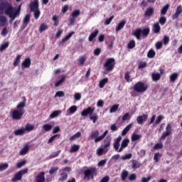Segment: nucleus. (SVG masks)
I'll use <instances>...</instances> for the list:
<instances>
[{
	"mask_svg": "<svg viewBox=\"0 0 182 182\" xmlns=\"http://www.w3.org/2000/svg\"><path fill=\"white\" fill-rule=\"evenodd\" d=\"M99 34V30L96 29L93 33H92L88 37L89 42H92L96 36Z\"/></svg>",
	"mask_w": 182,
	"mask_h": 182,
	"instance_id": "nucleus-23",
	"label": "nucleus"
},
{
	"mask_svg": "<svg viewBox=\"0 0 182 182\" xmlns=\"http://www.w3.org/2000/svg\"><path fill=\"white\" fill-rule=\"evenodd\" d=\"M52 20L53 21V25L58 26L59 25V20L58 19V16H53Z\"/></svg>",
	"mask_w": 182,
	"mask_h": 182,
	"instance_id": "nucleus-63",
	"label": "nucleus"
},
{
	"mask_svg": "<svg viewBox=\"0 0 182 182\" xmlns=\"http://www.w3.org/2000/svg\"><path fill=\"white\" fill-rule=\"evenodd\" d=\"M136 46V41L134 40H131L127 44L128 49H133Z\"/></svg>",
	"mask_w": 182,
	"mask_h": 182,
	"instance_id": "nucleus-42",
	"label": "nucleus"
},
{
	"mask_svg": "<svg viewBox=\"0 0 182 182\" xmlns=\"http://www.w3.org/2000/svg\"><path fill=\"white\" fill-rule=\"evenodd\" d=\"M80 149V145L74 144L71 146L70 153H75V151H77Z\"/></svg>",
	"mask_w": 182,
	"mask_h": 182,
	"instance_id": "nucleus-39",
	"label": "nucleus"
},
{
	"mask_svg": "<svg viewBox=\"0 0 182 182\" xmlns=\"http://www.w3.org/2000/svg\"><path fill=\"white\" fill-rule=\"evenodd\" d=\"M58 170H59L58 167H51L49 171V174H50V175L55 174V173H58Z\"/></svg>",
	"mask_w": 182,
	"mask_h": 182,
	"instance_id": "nucleus-55",
	"label": "nucleus"
},
{
	"mask_svg": "<svg viewBox=\"0 0 182 182\" xmlns=\"http://www.w3.org/2000/svg\"><path fill=\"white\" fill-rule=\"evenodd\" d=\"M133 126V124H128L122 131V136H126L127 134V132L130 131V129H132Z\"/></svg>",
	"mask_w": 182,
	"mask_h": 182,
	"instance_id": "nucleus-26",
	"label": "nucleus"
},
{
	"mask_svg": "<svg viewBox=\"0 0 182 182\" xmlns=\"http://www.w3.org/2000/svg\"><path fill=\"white\" fill-rule=\"evenodd\" d=\"M154 15V7H149L146 9L144 12V16L150 18V16H153Z\"/></svg>",
	"mask_w": 182,
	"mask_h": 182,
	"instance_id": "nucleus-15",
	"label": "nucleus"
},
{
	"mask_svg": "<svg viewBox=\"0 0 182 182\" xmlns=\"http://www.w3.org/2000/svg\"><path fill=\"white\" fill-rule=\"evenodd\" d=\"M151 79L154 82H158V80L161 79V75L159 73H154L151 74Z\"/></svg>",
	"mask_w": 182,
	"mask_h": 182,
	"instance_id": "nucleus-21",
	"label": "nucleus"
},
{
	"mask_svg": "<svg viewBox=\"0 0 182 182\" xmlns=\"http://www.w3.org/2000/svg\"><path fill=\"white\" fill-rule=\"evenodd\" d=\"M29 151V145L26 144L24 147L20 151L21 156H25Z\"/></svg>",
	"mask_w": 182,
	"mask_h": 182,
	"instance_id": "nucleus-27",
	"label": "nucleus"
},
{
	"mask_svg": "<svg viewBox=\"0 0 182 182\" xmlns=\"http://www.w3.org/2000/svg\"><path fill=\"white\" fill-rule=\"evenodd\" d=\"M62 113V111L60 110H56L53 111L50 114V119H55V117H58Z\"/></svg>",
	"mask_w": 182,
	"mask_h": 182,
	"instance_id": "nucleus-29",
	"label": "nucleus"
},
{
	"mask_svg": "<svg viewBox=\"0 0 182 182\" xmlns=\"http://www.w3.org/2000/svg\"><path fill=\"white\" fill-rule=\"evenodd\" d=\"M46 29H48V26L46 23H41L39 27V32L42 33V32H44Z\"/></svg>",
	"mask_w": 182,
	"mask_h": 182,
	"instance_id": "nucleus-50",
	"label": "nucleus"
},
{
	"mask_svg": "<svg viewBox=\"0 0 182 182\" xmlns=\"http://www.w3.org/2000/svg\"><path fill=\"white\" fill-rule=\"evenodd\" d=\"M26 164V160H22L21 161L17 163L16 167L17 168H21V167H23Z\"/></svg>",
	"mask_w": 182,
	"mask_h": 182,
	"instance_id": "nucleus-56",
	"label": "nucleus"
},
{
	"mask_svg": "<svg viewBox=\"0 0 182 182\" xmlns=\"http://www.w3.org/2000/svg\"><path fill=\"white\" fill-rule=\"evenodd\" d=\"M23 101L19 102L16 106L17 110H22L23 108L26 107V97H22Z\"/></svg>",
	"mask_w": 182,
	"mask_h": 182,
	"instance_id": "nucleus-14",
	"label": "nucleus"
},
{
	"mask_svg": "<svg viewBox=\"0 0 182 182\" xmlns=\"http://www.w3.org/2000/svg\"><path fill=\"white\" fill-rule=\"evenodd\" d=\"M15 136H22L25 134V127H21L14 131Z\"/></svg>",
	"mask_w": 182,
	"mask_h": 182,
	"instance_id": "nucleus-24",
	"label": "nucleus"
},
{
	"mask_svg": "<svg viewBox=\"0 0 182 182\" xmlns=\"http://www.w3.org/2000/svg\"><path fill=\"white\" fill-rule=\"evenodd\" d=\"M134 36L136 38V39H138V41H140L141 38V28H136L134 33H133Z\"/></svg>",
	"mask_w": 182,
	"mask_h": 182,
	"instance_id": "nucleus-20",
	"label": "nucleus"
},
{
	"mask_svg": "<svg viewBox=\"0 0 182 182\" xmlns=\"http://www.w3.org/2000/svg\"><path fill=\"white\" fill-rule=\"evenodd\" d=\"M95 112V107H88L87 109H84L81 112V115L84 117H87V115L90 116L92 113Z\"/></svg>",
	"mask_w": 182,
	"mask_h": 182,
	"instance_id": "nucleus-8",
	"label": "nucleus"
},
{
	"mask_svg": "<svg viewBox=\"0 0 182 182\" xmlns=\"http://www.w3.org/2000/svg\"><path fill=\"white\" fill-rule=\"evenodd\" d=\"M34 12V18L35 19H39V16H41V11L38 10H34L33 11Z\"/></svg>",
	"mask_w": 182,
	"mask_h": 182,
	"instance_id": "nucleus-62",
	"label": "nucleus"
},
{
	"mask_svg": "<svg viewBox=\"0 0 182 182\" xmlns=\"http://www.w3.org/2000/svg\"><path fill=\"white\" fill-rule=\"evenodd\" d=\"M89 117L90 120H92V123H96L99 119V115H97V113H92L90 115H89Z\"/></svg>",
	"mask_w": 182,
	"mask_h": 182,
	"instance_id": "nucleus-25",
	"label": "nucleus"
},
{
	"mask_svg": "<svg viewBox=\"0 0 182 182\" xmlns=\"http://www.w3.org/2000/svg\"><path fill=\"white\" fill-rule=\"evenodd\" d=\"M9 46V42H6L0 46V52H4Z\"/></svg>",
	"mask_w": 182,
	"mask_h": 182,
	"instance_id": "nucleus-51",
	"label": "nucleus"
},
{
	"mask_svg": "<svg viewBox=\"0 0 182 182\" xmlns=\"http://www.w3.org/2000/svg\"><path fill=\"white\" fill-rule=\"evenodd\" d=\"M52 127H53V126H52L49 124H45L43 126V130H45V132H50V130H52Z\"/></svg>",
	"mask_w": 182,
	"mask_h": 182,
	"instance_id": "nucleus-47",
	"label": "nucleus"
},
{
	"mask_svg": "<svg viewBox=\"0 0 182 182\" xmlns=\"http://www.w3.org/2000/svg\"><path fill=\"white\" fill-rule=\"evenodd\" d=\"M9 167V165L6 163L2 164L0 165V171H4V170H6Z\"/></svg>",
	"mask_w": 182,
	"mask_h": 182,
	"instance_id": "nucleus-59",
	"label": "nucleus"
},
{
	"mask_svg": "<svg viewBox=\"0 0 182 182\" xmlns=\"http://www.w3.org/2000/svg\"><path fill=\"white\" fill-rule=\"evenodd\" d=\"M124 79L127 82H132V79L130 80V72H127L124 75Z\"/></svg>",
	"mask_w": 182,
	"mask_h": 182,
	"instance_id": "nucleus-64",
	"label": "nucleus"
},
{
	"mask_svg": "<svg viewBox=\"0 0 182 182\" xmlns=\"http://www.w3.org/2000/svg\"><path fill=\"white\" fill-rule=\"evenodd\" d=\"M38 9H39V0H33V1L30 4L31 12H33V11H38Z\"/></svg>",
	"mask_w": 182,
	"mask_h": 182,
	"instance_id": "nucleus-9",
	"label": "nucleus"
},
{
	"mask_svg": "<svg viewBox=\"0 0 182 182\" xmlns=\"http://www.w3.org/2000/svg\"><path fill=\"white\" fill-rule=\"evenodd\" d=\"M55 97H65V92L63 91H58L55 95Z\"/></svg>",
	"mask_w": 182,
	"mask_h": 182,
	"instance_id": "nucleus-61",
	"label": "nucleus"
},
{
	"mask_svg": "<svg viewBox=\"0 0 182 182\" xmlns=\"http://www.w3.org/2000/svg\"><path fill=\"white\" fill-rule=\"evenodd\" d=\"M129 143H130V140L129 139H124L121 144L122 148L126 149L129 146Z\"/></svg>",
	"mask_w": 182,
	"mask_h": 182,
	"instance_id": "nucleus-43",
	"label": "nucleus"
},
{
	"mask_svg": "<svg viewBox=\"0 0 182 182\" xmlns=\"http://www.w3.org/2000/svg\"><path fill=\"white\" fill-rule=\"evenodd\" d=\"M161 31V27H160V24H159V22L157 23H155L154 25H153V27H152V31L154 33H160V31Z\"/></svg>",
	"mask_w": 182,
	"mask_h": 182,
	"instance_id": "nucleus-17",
	"label": "nucleus"
},
{
	"mask_svg": "<svg viewBox=\"0 0 182 182\" xmlns=\"http://www.w3.org/2000/svg\"><path fill=\"white\" fill-rule=\"evenodd\" d=\"M107 133H109V131L106 130L102 135L99 136V131L95 130L91 133L90 137L91 140H94L95 143H99L107 136Z\"/></svg>",
	"mask_w": 182,
	"mask_h": 182,
	"instance_id": "nucleus-3",
	"label": "nucleus"
},
{
	"mask_svg": "<svg viewBox=\"0 0 182 182\" xmlns=\"http://www.w3.org/2000/svg\"><path fill=\"white\" fill-rule=\"evenodd\" d=\"M97 174V169L95 166H91L89 168L86 169L84 171V178H87V180H93L95 178V176Z\"/></svg>",
	"mask_w": 182,
	"mask_h": 182,
	"instance_id": "nucleus-4",
	"label": "nucleus"
},
{
	"mask_svg": "<svg viewBox=\"0 0 182 182\" xmlns=\"http://www.w3.org/2000/svg\"><path fill=\"white\" fill-rule=\"evenodd\" d=\"M107 82H109L108 78H104V79L101 80L100 81V84H99L100 87L101 89H102V87H105V85H106V83H107Z\"/></svg>",
	"mask_w": 182,
	"mask_h": 182,
	"instance_id": "nucleus-40",
	"label": "nucleus"
},
{
	"mask_svg": "<svg viewBox=\"0 0 182 182\" xmlns=\"http://www.w3.org/2000/svg\"><path fill=\"white\" fill-rule=\"evenodd\" d=\"M25 111L23 109H14L11 114L13 120H21Z\"/></svg>",
	"mask_w": 182,
	"mask_h": 182,
	"instance_id": "nucleus-6",
	"label": "nucleus"
},
{
	"mask_svg": "<svg viewBox=\"0 0 182 182\" xmlns=\"http://www.w3.org/2000/svg\"><path fill=\"white\" fill-rule=\"evenodd\" d=\"M35 129V125L27 123L24 127V132H32Z\"/></svg>",
	"mask_w": 182,
	"mask_h": 182,
	"instance_id": "nucleus-22",
	"label": "nucleus"
},
{
	"mask_svg": "<svg viewBox=\"0 0 182 182\" xmlns=\"http://www.w3.org/2000/svg\"><path fill=\"white\" fill-rule=\"evenodd\" d=\"M133 89L136 93H144V92H147V90L149 89V84L139 81L135 83Z\"/></svg>",
	"mask_w": 182,
	"mask_h": 182,
	"instance_id": "nucleus-2",
	"label": "nucleus"
},
{
	"mask_svg": "<svg viewBox=\"0 0 182 182\" xmlns=\"http://www.w3.org/2000/svg\"><path fill=\"white\" fill-rule=\"evenodd\" d=\"M22 58L21 55H18L16 58V59L14 60V62L13 63L14 68H16V66H18V65H19L21 63V58Z\"/></svg>",
	"mask_w": 182,
	"mask_h": 182,
	"instance_id": "nucleus-30",
	"label": "nucleus"
},
{
	"mask_svg": "<svg viewBox=\"0 0 182 182\" xmlns=\"http://www.w3.org/2000/svg\"><path fill=\"white\" fill-rule=\"evenodd\" d=\"M56 137H60V134H54L53 135L48 141V144H50V143H53L54 140L56 139Z\"/></svg>",
	"mask_w": 182,
	"mask_h": 182,
	"instance_id": "nucleus-49",
	"label": "nucleus"
},
{
	"mask_svg": "<svg viewBox=\"0 0 182 182\" xmlns=\"http://www.w3.org/2000/svg\"><path fill=\"white\" fill-rule=\"evenodd\" d=\"M124 25H126V20L121 21L115 28L116 32H119V31H122V29L124 28Z\"/></svg>",
	"mask_w": 182,
	"mask_h": 182,
	"instance_id": "nucleus-19",
	"label": "nucleus"
},
{
	"mask_svg": "<svg viewBox=\"0 0 182 182\" xmlns=\"http://www.w3.org/2000/svg\"><path fill=\"white\" fill-rule=\"evenodd\" d=\"M22 171L17 172L13 178H11V182H16L20 181V180H22Z\"/></svg>",
	"mask_w": 182,
	"mask_h": 182,
	"instance_id": "nucleus-16",
	"label": "nucleus"
},
{
	"mask_svg": "<svg viewBox=\"0 0 182 182\" xmlns=\"http://www.w3.org/2000/svg\"><path fill=\"white\" fill-rule=\"evenodd\" d=\"M170 9V4H167L164 6L161 10V15H166L167 14V11Z\"/></svg>",
	"mask_w": 182,
	"mask_h": 182,
	"instance_id": "nucleus-32",
	"label": "nucleus"
},
{
	"mask_svg": "<svg viewBox=\"0 0 182 182\" xmlns=\"http://www.w3.org/2000/svg\"><path fill=\"white\" fill-rule=\"evenodd\" d=\"M31 21V15L29 14H26L23 21V29L28 26V23Z\"/></svg>",
	"mask_w": 182,
	"mask_h": 182,
	"instance_id": "nucleus-18",
	"label": "nucleus"
},
{
	"mask_svg": "<svg viewBox=\"0 0 182 182\" xmlns=\"http://www.w3.org/2000/svg\"><path fill=\"white\" fill-rule=\"evenodd\" d=\"M59 154H60V151H58L57 152L53 153L52 154H50V155L48 156V159H55V157H58V156H59Z\"/></svg>",
	"mask_w": 182,
	"mask_h": 182,
	"instance_id": "nucleus-58",
	"label": "nucleus"
},
{
	"mask_svg": "<svg viewBox=\"0 0 182 182\" xmlns=\"http://www.w3.org/2000/svg\"><path fill=\"white\" fill-rule=\"evenodd\" d=\"M116 62L114 58H108L104 64V68L107 72H112L114 69Z\"/></svg>",
	"mask_w": 182,
	"mask_h": 182,
	"instance_id": "nucleus-5",
	"label": "nucleus"
},
{
	"mask_svg": "<svg viewBox=\"0 0 182 182\" xmlns=\"http://www.w3.org/2000/svg\"><path fill=\"white\" fill-rule=\"evenodd\" d=\"M65 79H66V76L63 75L61 77L60 80L55 82V87H59V85H62V83H63V82H65Z\"/></svg>",
	"mask_w": 182,
	"mask_h": 182,
	"instance_id": "nucleus-41",
	"label": "nucleus"
},
{
	"mask_svg": "<svg viewBox=\"0 0 182 182\" xmlns=\"http://www.w3.org/2000/svg\"><path fill=\"white\" fill-rule=\"evenodd\" d=\"M147 119H149V115L144 114L142 116L136 117V122L138 124H143V122H146Z\"/></svg>",
	"mask_w": 182,
	"mask_h": 182,
	"instance_id": "nucleus-12",
	"label": "nucleus"
},
{
	"mask_svg": "<svg viewBox=\"0 0 182 182\" xmlns=\"http://www.w3.org/2000/svg\"><path fill=\"white\" fill-rule=\"evenodd\" d=\"M119 109V105L116 104L111 107L109 109V113H116L117 112V109Z\"/></svg>",
	"mask_w": 182,
	"mask_h": 182,
	"instance_id": "nucleus-46",
	"label": "nucleus"
},
{
	"mask_svg": "<svg viewBox=\"0 0 182 182\" xmlns=\"http://www.w3.org/2000/svg\"><path fill=\"white\" fill-rule=\"evenodd\" d=\"M163 147H164V146L163 145V144H161V143H157V144H156L154 146L153 149H154V150H159V149H163Z\"/></svg>",
	"mask_w": 182,
	"mask_h": 182,
	"instance_id": "nucleus-57",
	"label": "nucleus"
},
{
	"mask_svg": "<svg viewBox=\"0 0 182 182\" xmlns=\"http://www.w3.org/2000/svg\"><path fill=\"white\" fill-rule=\"evenodd\" d=\"M46 178H45V171H41L36 177V182H45Z\"/></svg>",
	"mask_w": 182,
	"mask_h": 182,
	"instance_id": "nucleus-13",
	"label": "nucleus"
},
{
	"mask_svg": "<svg viewBox=\"0 0 182 182\" xmlns=\"http://www.w3.org/2000/svg\"><path fill=\"white\" fill-rule=\"evenodd\" d=\"M21 10L22 4L14 10L11 3L5 1L0 3V26H5L6 25V17L2 16L4 14L10 18V22H14L21 15Z\"/></svg>",
	"mask_w": 182,
	"mask_h": 182,
	"instance_id": "nucleus-1",
	"label": "nucleus"
},
{
	"mask_svg": "<svg viewBox=\"0 0 182 182\" xmlns=\"http://www.w3.org/2000/svg\"><path fill=\"white\" fill-rule=\"evenodd\" d=\"M77 111V107L76 105L71 106L67 112H69V114H73V113H75Z\"/></svg>",
	"mask_w": 182,
	"mask_h": 182,
	"instance_id": "nucleus-34",
	"label": "nucleus"
},
{
	"mask_svg": "<svg viewBox=\"0 0 182 182\" xmlns=\"http://www.w3.org/2000/svg\"><path fill=\"white\" fill-rule=\"evenodd\" d=\"M147 66L146 62H140L138 65V69H144Z\"/></svg>",
	"mask_w": 182,
	"mask_h": 182,
	"instance_id": "nucleus-60",
	"label": "nucleus"
},
{
	"mask_svg": "<svg viewBox=\"0 0 182 182\" xmlns=\"http://www.w3.org/2000/svg\"><path fill=\"white\" fill-rule=\"evenodd\" d=\"M82 136V133L80 132H77L76 134L70 137V141H73V140H76V139H79Z\"/></svg>",
	"mask_w": 182,
	"mask_h": 182,
	"instance_id": "nucleus-36",
	"label": "nucleus"
},
{
	"mask_svg": "<svg viewBox=\"0 0 182 182\" xmlns=\"http://www.w3.org/2000/svg\"><path fill=\"white\" fill-rule=\"evenodd\" d=\"M171 129H172L171 124H167V126L166 127V131L162 133L159 139V141H161V140H166V137H168L170 134H172L173 130Z\"/></svg>",
	"mask_w": 182,
	"mask_h": 182,
	"instance_id": "nucleus-7",
	"label": "nucleus"
},
{
	"mask_svg": "<svg viewBox=\"0 0 182 182\" xmlns=\"http://www.w3.org/2000/svg\"><path fill=\"white\" fill-rule=\"evenodd\" d=\"M78 62L81 66L85 65V62H86V55H82L78 58Z\"/></svg>",
	"mask_w": 182,
	"mask_h": 182,
	"instance_id": "nucleus-45",
	"label": "nucleus"
},
{
	"mask_svg": "<svg viewBox=\"0 0 182 182\" xmlns=\"http://www.w3.org/2000/svg\"><path fill=\"white\" fill-rule=\"evenodd\" d=\"M141 139V135L136 134V133H133L131 137L132 141H137V140H140Z\"/></svg>",
	"mask_w": 182,
	"mask_h": 182,
	"instance_id": "nucleus-31",
	"label": "nucleus"
},
{
	"mask_svg": "<svg viewBox=\"0 0 182 182\" xmlns=\"http://www.w3.org/2000/svg\"><path fill=\"white\" fill-rule=\"evenodd\" d=\"M31 58H26L22 63H21V69L23 70L24 69H26L28 68H31Z\"/></svg>",
	"mask_w": 182,
	"mask_h": 182,
	"instance_id": "nucleus-11",
	"label": "nucleus"
},
{
	"mask_svg": "<svg viewBox=\"0 0 182 182\" xmlns=\"http://www.w3.org/2000/svg\"><path fill=\"white\" fill-rule=\"evenodd\" d=\"M60 177L59 178V181H66V180H68V173L63 172L60 174Z\"/></svg>",
	"mask_w": 182,
	"mask_h": 182,
	"instance_id": "nucleus-44",
	"label": "nucleus"
},
{
	"mask_svg": "<svg viewBox=\"0 0 182 182\" xmlns=\"http://www.w3.org/2000/svg\"><path fill=\"white\" fill-rule=\"evenodd\" d=\"M150 33V28H146L144 29H141V35L144 38H147V36H149V34Z\"/></svg>",
	"mask_w": 182,
	"mask_h": 182,
	"instance_id": "nucleus-33",
	"label": "nucleus"
},
{
	"mask_svg": "<svg viewBox=\"0 0 182 182\" xmlns=\"http://www.w3.org/2000/svg\"><path fill=\"white\" fill-rule=\"evenodd\" d=\"M161 154L159 152L155 153L154 156V160L156 161V163H159V161L160 160V157H161Z\"/></svg>",
	"mask_w": 182,
	"mask_h": 182,
	"instance_id": "nucleus-52",
	"label": "nucleus"
},
{
	"mask_svg": "<svg viewBox=\"0 0 182 182\" xmlns=\"http://www.w3.org/2000/svg\"><path fill=\"white\" fill-rule=\"evenodd\" d=\"M147 56L150 58H154V56H156V52L154 51V50H149L147 53Z\"/></svg>",
	"mask_w": 182,
	"mask_h": 182,
	"instance_id": "nucleus-54",
	"label": "nucleus"
},
{
	"mask_svg": "<svg viewBox=\"0 0 182 182\" xmlns=\"http://www.w3.org/2000/svg\"><path fill=\"white\" fill-rule=\"evenodd\" d=\"M178 78V73H173L170 76V82H174Z\"/></svg>",
	"mask_w": 182,
	"mask_h": 182,
	"instance_id": "nucleus-35",
	"label": "nucleus"
},
{
	"mask_svg": "<svg viewBox=\"0 0 182 182\" xmlns=\"http://www.w3.org/2000/svg\"><path fill=\"white\" fill-rule=\"evenodd\" d=\"M181 13H182V6L179 5L176 8L175 14L172 15L173 21H175V19H178V17L180 16V15H181Z\"/></svg>",
	"mask_w": 182,
	"mask_h": 182,
	"instance_id": "nucleus-10",
	"label": "nucleus"
},
{
	"mask_svg": "<svg viewBox=\"0 0 182 182\" xmlns=\"http://www.w3.org/2000/svg\"><path fill=\"white\" fill-rule=\"evenodd\" d=\"M132 167L134 170H136V168H139L140 167V164L136 160L132 159Z\"/></svg>",
	"mask_w": 182,
	"mask_h": 182,
	"instance_id": "nucleus-37",
	"label": "nucleus"
},
{
	"mask_svg": "<svg viewBox=\"0 0 182 182\" xmlns=\"http://www.w3.org/2000/svg\"><path fill=\"white\" fill-rule=\"evenodd\" d=\"M166 22H167V18L166 16H161L159 18L158 23H160L163 26V25L166 24Z\"/></svg>",
	"mask_w": 182,
	"mask_h": 182,
	"instance_id": "nucleus-48",
	"label": "nucleus"
},
{
	"mask_svg": "<svg viewBox=\"0 0 182 182\" xmlns=\"http://www.w3.org/2000/svg\"><path fill=\"white\" fill-rule=\"evenodd\" d=\"M73 35H75V31H72L69 33L68 35H67L65 37L62 38L61 42L63 43L65 42H68V41H69L71 36H73Z\"/></svg>",
	"mask_w": 182,
	"mask_h": 182,
	"instance_id": "nucleus-28",
	"label": "nucleus"
},
{
	"mask_svg": "<svg viewBox=\"0 0 182 182\" xmlns=\"http://www.w3.org/2000/svg\"><path fill=\"white\" fill-rule=\"evenodd\" d=\"M127 176H129V172L126 170H123L121 173V178L122 181H125L126 178H127Z\"/></svg>",
	"mask_w": 182,
	"mask_h": 182,
	"instance_id": "nucleus-38",
	"label": "nucleus"
},
{
	"mask_svg": "<svg viewBox=\"0 0 182 182\" xmlns=\"http://www.w3.org/2000/svg\"><path fill=\"white\" fill-rule=\"evenodd\" d=\"M79 15H80V10L79 9L73 11L71 14V16H73V18H77L79 16Z\"/></svg>",
	"mask_w": 182,
	"mask_h": 182,
	"instance_id": "nucleus-53",
	"label": "nucleus"
}]
</instances>
